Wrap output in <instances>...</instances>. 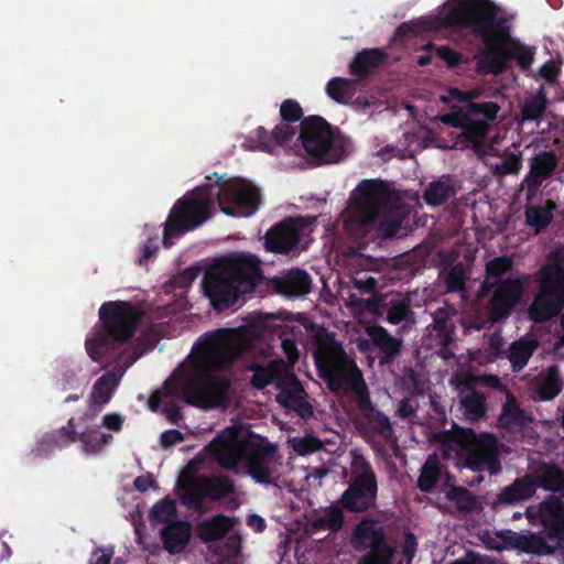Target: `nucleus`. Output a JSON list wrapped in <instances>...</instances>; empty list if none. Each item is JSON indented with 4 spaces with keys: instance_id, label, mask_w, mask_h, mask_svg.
<instances>
[{
    "instance_id": "51",
    "label": "nucleus",
    "mask_w": 564,
    "mask_h": 564,
    "mask_svg": "<svg viewBox=\"0 0 564 564\" xmlns=\"http://www.w3.org/2000/svg\"><path fill=\"white\" fill-rule=\"evenodd\" d=\"M535 51L533 47L525 46L523 44L517 43L514 45V56L513 59L517 61L521 70L530 69L533 59H534Z\"/></svg>"
},
{
    "instance_id": "37",
    "label": "nucleus",
    "mask_w": 564,
    "mask_h": 564,
    "mask_svg": "<svg viewBox=\"0 0 564 564\" xmlns=\"http://www.w3.org/2000/svg\"><path fill=\"white\" fill-rule=\"evenodd\" d=\"M80 441L87 453H98L112 441V435L100 431V426L87 429L83 432Z\"/></svg>"
},
{
    "instance_id": "15",
    "label": "nucleus",
    "mask_w": 564,
    "mask_h": 564,
    "mask_svg": "<svg viewBox=\"0 0 564 564\" xmlns=\"http://www.w3.org/2000/svg\"><path fill=\"white\" fill-rule=\"evenodd\" d=\"M196 464L189 463L178 478L180 496L184 503L194 507L204 498H220L232 490L227 478H200L195 476Z\"/></svg>"
},
{
    "instance_id": "38",
    "label": "nucleus",
    "mask_w": 564,
    "mask_h": 564,
    "mask_svg": "<svg viewBox=\"0 0 564 564\" xmlns=\"http://www.w3.org/2000/svg\"><path fill=\"white\" fill-rule=\"evenodd\" d=\"M561 391V379L557 366L547 368L546 373L539 387V398L549 401L555 398Z\"/></svg>"
},
{
    "instance_id": "12",
    "label": "nucleus",
    "mask_w": 564,
    "mask_h": 564,
    "mask_svg": "<svg viewBox=\"0 0 564 564\" xmlns=\"http://www.w3.org/2000/svg\"><path fill=\"white\" fill-rule=\"evenodd\" d=\"M280 117L282 122L278 123L272 131L260 126L249 134L245 141L246 148L273 154L278 148L288 144L296 133V129L291 123L303 120L301 105L294 99H285L280 107Z\"/></svg>"
},
{
    "instance_id": "29",
    "label": "nucleus",
    "mask_w": 564,
    "mask_h": 564,
    "mask_svg": "<svg viewBox=\"0 0 564 564\" xmlns=\"http://www.w3.org/2000/svg\"><path fill=\"white\" fill-rule=\"evenodd\" d=\"M555 207V203L551 199H547L545 205L528 206L524 212L525 225L533 228L535 234L542 232L553 221Z\"/></svg>"
},
{
    "instance_id": "47",
    "label": "nucleus",
    "mask_w": 564,
    "mask_h": 564,
    "mask_svg": "<svg viewBox=\"0 0 564 564\" xmlns=\"http://www.w3.org/2000/svg\"><path fill=\"white\" fill-rule=\"evenodd\" d=\"M442 494L446 499L452 501L458 509L465 510L469 509L473 506V499L470 495L463 488H457L453 486H445L442 489Z\"/></svg>"
},
{
    "instance_id": "17",
    "label": "nucleus",
    "mask_w": 564,
    "mask_h": 564,
    "mask_svg": "<svg viewBox=\"0 0 564 564\" xmlns=\"http://www.w3.org/2000/svg\"><path fill=\"white\" fill-rule=\"evenodd\" d=\"M525 517L531 525L542 527L556 546L564 544V505L557 497L528 507Z\"/></svg>"
},
{
    "instance_id": "19",
    "label": "nucleus",
    "mask_w": 564,
    "mask_h": 564,
    "mask_svg": "<svg viewBox=\"0 0 564 564\" xmlns=\"http://www.w3.org/2000/svg\"><path fill=\"white\" fill-rule=\"evenodd\" d=\"M558 162V156L552 150L540 151L529 160V172L522 181L528 202L534 199L543 182L553 176Z\"/></svg>"
},
{
    "instance_id": "13",
    "label": "nucleus",
    "mask_w": 564,
    "mask_h": 564,
    "mask_svg": "<svg viewBox=\"0 0 564 564\" xmlns=\"http://www.w3.org/2000/svg\"><path fill=\"white\" fill-rule=\"evenodd\" d=\"M300 139L308 158L315 164L338 160L340 153L334 143L332 126L319 116H308L301 121Z\"/></svg>"
},
{
    "instance_id": "32",
    "label": "nucleus",
    "mask_w": 564,
    "mask_h": 564,
    "mask_svg": "<svg viewBox=\"0 0 564 564\" xmlns=\"http://www.w3.org/2000/svg\"><path fill=\"white\" fill-rule=\"evenodd\" d=\"M538 345L532 338H521L509 347L507 357L513 371H520L525 367Z\"/></svg>"
},
{
    "instance_id": "1",
    "label": "nucleus",
    "mask_w": 564,
    "mask_h": 564,
    "mask_svg": "<svg viewBox=\"0 0 564 564\" xmlns=\"http://www.w3.org/2000/svg\"><path fill=\"white\" fill-rule=\"evenodd\" d=\"M250 345L249 329L217 330L207 334L193 348L188 358L192 370H182L165 381L149 399L152 411L160 406L166 410L167 419L175 423L180 419L174 401L184 395L185 401L203 410L224 406L228 400L229 382L218 375H200L232 362L237 355Z\"/></svg>"
},
{
    "instance_id": "27",
    "label": "nucleus",
    "mask_w": 564,
    "mask_h": 564,
    "mask_svg": "<svg viewBox=\"0 0 564 564\" xmlns=\"http://www.w3.org/2000/svg\"><path fill=\"white\" fill-rule=\"evenodd\" d=\"M351 543L356 549L370 547L371 550L387 545L382 541L381 530L372 520H365L357 525Z\"/></svg>"
},
{
    "instance_id": "24",
    "label": "nucleus",
    "mask_w": 564,
    "mask_h": 564,
    "mask_svg": "<svg viewBox=\"0 0 564 564\" xmlns=\"http://www.w3.org/2000/svg\"><path fill=\"white\" fill-rule=\"evenodd\" d=\"M148 308L145 301H108L100 306L98 317H145Z\"/></svg>"
},
{
    "instance_id": "36",
    "label": "nucleus",
    "mask_w": 564,
    "mask_h": 564,
    "mask_svg": "<svg viewBox=\"0 0 564 564\" xmlns=\"http://www.w3.org/2000/svg\"><path fill=\"white\" fill-rule=\"evenodd\" d=\"M355 91V82L343 77L332 78L326 85L327 95L339 104L350 100Z\"/></svg>"
},
{
    "instance_id": "18",
    "label": "nucleus",
    "mask_w": 564,
    "mask_h": 564,
    "mask_svg": "<svg viewBox=\"0 0 564 564\" xmlns=\"http://www.w3.org/2000/svg\"><path fill=\"white\" fill-rule=\"evenodd\" d=\"M348 334L350 340L356 343L361 351L370 349V341L388 358H394L400 351V340L388 335L383 328L371 326L362 319H359Z\"/></svg>"
},
{
    "instance_id": "30",
    "label": "nucleus",
    "mask_w": 564,
    "mask_h": 564,
    "mask_svg": "<svg viewBox=\"0 0 564 564\" xmlns=\"http://www.w3.org/2000/svg\"><path fill=\"white\" fill-rule=\"evenodd\" d=\"M121 376L122 371L116 370L102 376L96 381L90 393L91 406H101L111 399Z\"/></svg>"
},
{
    "instance_id": "59",
    "label": "nucleus",
    "mask_w": 564,
    "mask_h": 564,
    "mask_svg": "<svg viewBox=\"0 0 564 564\" xmlns=\"http://www.w3.org/2000/svg\"><path fill=\"white\" fill-rule=\"evenodd\" d=\"M183 441V435L176 430H170L161 435V444L163 447H171Z\"/></svg>"
},
{
    "instance_id": "52",
    "label": "nucleus",
    "mask_w": 564,
    "mask_h": 564,
    "mask_svg": "<svg viewBox=\"0 0 564 564\" xmlns=\"http://www.w3.org/2000/svg\"><path fill=\"white\" fill-rule=\"evenodd\" d=\"M392 556V549L389 545H383L379 549L371 550L370 554L366 556L360 564H390Z\"/></svg>"
},
{
    "instance_id": "41",
    "label": "nucleus",
    "mask_w": 564,
    "mask_h": 564,
    "mask_svg": "<svg viewBox=\"0 0 564 564\" xmlns=\"http://www.w3.org/2000/svg\"><path fill=\"white\" fill-rule=\"evenodd\" d=\"M555 549L556 546L547 544L545 539L536 533H527L523 535L521 552L549 555L554 553Z\"/></svg>"
},
{
    "instance_id": "28",
    "label": "nucleus",
    "mask_w": 564,
    "mask_h": 564,
    "mask_svg": "<svg viewBox=\"0 0 564 564\" xmlns=\"http://www.w3.org/2000/svg\"><path fill=\"white\" fill-rule=\"evenodd\" d=\"M452 383L459 388L460 409L464 415L470 421L482 416L486 411L485 397L480 392L465 391L466 383H458L457 379H453Z\"/></svg>"
},
{
    "instance_id": "42",
    "label": "nucleus",
    "mask_w": 564,
    "mask_h": 564,
    "mask_svg": "<svg viewBox=\"0 0 564 564\" xmlns=\"http://www.w3.org/2000/svg\"><path fill=\"white\" fill-rule=\"evenodd\" d=\"M344 521L343 512L338 508H330L323 511L312 521V527L315 530L328 529L338 530Z\"/></svg>"
},
{
    "instance_id": "49",
    "label": "nucleus",
    "mask_w": 564,
    "mask_h": 564,
    "mask_svg": "<svg viewBox=\"0 0 564 564\" xmlns=\"http://www.w3.org/2000/svg\"><path fill=\"white\" fill-rule=\"evenodd\" d=\"M290 446L300 455L313 453L322 447L319 440L312 435L297 436L289 440Z\"/></svg>"
},
{
    "instance_id": "39",
    "label": "nucleus",
    "mask_w": 564,
    "mask_h": 564,
    "mask_svg": "<svg viewBox=\"0 0 564 564\" xmlns=\"http://www.w3.org/2000/svg\"><path fill=\"white\" fill-rule=\"evenodd\" d=\"M540 485L547 490H561L564 487V473L556 466L543 465L539 469Z\"/></svg>"
},
{
    "instance_id": "7",
    "label": "nucleus",
    "mask_w": 564,
    "mask_h": 564,
    "mask_svg": "<svg viewBox=\"0 0 564 564\" xmlns=\"http://www.w3.org/2000/svg\"><path fill=\"white\" fill-rule=\"evenodd\" d=\"M316 344L315 362L334 392L351 389L361 404L369 402L366 383L356 364L347 356L334 335L319 326H311Z\"/></svg>"
},
{
    "instance_id": "3",
    "label": "nucleus",
    "mask_w": 564,
    "mask_h": 564,
    "mask_svg": "<svg viewBox=\"0 0 564 564\" xmlns=\"http://www.w3.org/2000/svg\"><path fill=\"white\" fill-rule=\"evenodd\" d=\"M226 215L249 217L259 209L261 193L252 184L238 178L224 180L195 187L178 198L170 210L163 229V245L171 247L173 238L195 230L212 217L215 203Z\"/></svg>"
},
{
    "instance_id": "10",
    "label": "nucleus",
    "mask_w": 564,
    "mask_h": 564,
    "mask_svg": "<svg viewBox=\"0 0 564 564\" xmlns=\"http://www.w3.org/2000/svg\"><path fill=\"white\" fill-rule=\"evenodd\" d=\"M539 293L529 307L527 317H564V259L552 252L550 262L540 270Z\"/></svg>"
},
{
    "instance_id": "54",
    "label": "nucleus",
    "mask_w": 564,
    "mask_h": 564,
    "mask_svg": "<svg viewBox=\"0 0 564 564\" xmlns=\"http://www.w3.org/2000/svg\"><path fill=\"white\" fill-rule=\"evenodd\" d=\"M476 384H484L494 389L502 390L506 392V389L503 384L501 383L500 379L497 376L494 375H485V376H478V377H469L466 380L467 387H474Z\"/></svg>"
},
{
    "instance_id": "64",
    "label": "nucleus",
    "mask_w": 564,
    "mask_h": 564,
    "mask_svg": "<svg viewBox=\"0 0 564 564\" xmlns=\"http://www.w3.org/2000/svg\"><path fill=\"white\" fill-rule=\"evenodd\" d=\"M497 284H498V280H494L486 274L485 280L480 284L479 295L486 296L491 291L494 292L497 288Z\"/></svg>"
},
{
    "instance_id": "20",
    "label": "nucleus",
    "mask_w": 564,
    "mask_h": 564,
    "mask_svg": "<svg viewBox=\"0 0 564 564\" xmlns=\"http://www.w3.org/2000/svg\"><path fill=\"white\" fill-rule=\"evenodd\" d=\"M523 292L524 286L520 279L498 280L497 288L489 300L488 317H509L512 308L521 303Z\"/></svg>"
},
{
    "instance_id": "4",
    "label": "nucleus",
    "mask_w": 564,
    "mask_h": 564,
    "mask_svg": "<svg viewBox=\"0 0 564 564\" xmlns=\"http://www.w3.org/2000/svg\"><path fill=\"white\" fill-rule=\"evenodd\" d=\"M443 23L447 28L465 29L481 40L488 74H502L507 63L513 59L514 46L510 50L503 46L511 36L509 20L500 13L499 7L492 1L458 0L448 8Z\"/></svg>"
},
{
    "instance_id": "48",
    "label": "nucleus",
    "mask_w": 564,
    "mask_h": 564,
    "mask_svg": "<svg viewBox=\"0 0 564 564\" xmlns=\"http://www.w3.org/2000/svg\"><path fill=\"white\" fill-rule=\"evenodd\" d=\"M522 167L521 153H510L495 165V172L499 175L517 174Z\"/></svg>"
},
{
    "instance_id": "55",
    "label": "nucleus",
    "mask_w": 564,
    "mask_h": 564,
    "mask_svg": "<svg viewBox=\"0 0 564 564\" xmlns=\"http://www.w3.org/2000/svg\"><path fill=\"white\" fill-rule=\"evenodd\" d=\"M436 55L446 63L449 67L458 66L462 61L463 56L460 53L456 52L455 50L451 48L447 45H441L436 48Z\"/></svg>"
},
{
    "instance_id": "62",
    "label": "nucleus",
    "mask_w": 564,
    "mask_h": 564,
    "mask_svg": "<svg viewBox=\"0 0 564 564\" xmlns=\"http://www.w3.org/2000/svg\"><path fill=\"white\" fill-rule=\"evenodd\" d=\"M106 345L101 341V339H89L87 341V350L90 357L94 360H98L100 352L99 350H104Z\"/></svg>"
},
{
    "instance_id": "8",
    "label": "nucleus",
    "mask_w": 564,
    "mask_h": 564,
    "mask_svg": "<svg viewBox=\"0 0 564 564\" xmlns=\"http://www.w3.org/2000/svg\"><path fill=\"white\" fill-rule=\"evenodd\" d=\"M440 451L446 459H452L456 466H467L475 470H489L497 474L500 470L497 459V443L489 434L476 435L470 430L455 429L436 437Z\"/></svg>"
},
{
    "instance_id": "45",
    "label": "nucleus",
    "mask_w": 564,
    "mask_h": 564,
    "mask_svg": "<svg viewBox=\"0 0 564 564\" xmlns=\"http://www.w3.org/2000/svg\"><path fill=\"white\" fill-rule=\"evenodd\" d=\"M440 475L438 462L436 457H430L421 471L419 477V487L423 491L432 489Z\"/></svg>"
},
{
    "instance_id": "26",
    "label": "nucleus",
    "mask_w": 564,
    "mask_h": 564,
    "mask_svg": "<svg viewBox=\"0 0 564 564\" xmlns=\"http://www.w3.org/2000/svg\"><path fill=\"white\" fill-rule=\"evenodd\" d=\"M456 195V188L449 175H442L438 180L431 182L423 193V199L430 206L446 204Z\"/></svg>"
},
{
    "instance_id": "57",
    "label": "nucleus",
    "mask_w": 564,
    "mask_h": 564,
    "mask_svg": "<svg viewBox=\"0 0 564 564\" xmlns=\"http://www.w3.org/2000/svg\"><path fill=\"white\" fill-rule=\"evenodd\" d=\"M101 424L110 431L118 432L122 427L123 417L120 414L109 413L104 415Z\"/></svg>"
},
{
    "instance_id": "40",
    "label": "nucleus",
    "mask_w": 564,
    "mask_h": 564,
    "mask_svg": "<svg viewBox=\"0 0 564 564\" xmlns=\"http://www.w3.org/2000/svg\"><path fill=\"white\" fill-rule=\"evenodd\" d=\"M176 506L171 500H163L153 506L150 514L151 522L155 525L165 524L166 527L175 523Z\"/></svg>"
},
{
    "instance_id": "6",
    "label": "nucleus",
    "mask_w": 564,
    "mask_h": 564,
    "mask_svg": "<svg viewBox=\"0 0 564 564\" xmlns=\"http://www.w3.org/2000/svg\"><path fill=\"white\" fill-rule=\"evenodd\" d=\"M352 215L347 227L366 235L376 230L377 236L387 239L400 229L403 215L400 208L389 205L384 183L381 180H364L350 195Z\"/></svg>"
},
{
    "instance_id": "44",
    "label": "nucleus",
    "mask_w": 564,
    "mask_h": 564,
    "mask_svg": "<svg viewBox=\"0 0 564 564\" xmlns=\"http://www.w3.org/2000/svg\"><path fill=\"white\" fill-rule=\"evenodd\" d=\"M513 268V260L508 256H499L489 260L485 267V273L494 280H505L502 276Z\"/></svg>"
},
{
    "instance_id": "21",
    "label": "nucleus",
    "mask_w": 564,
    "mask_h": 564,
    "mask_svg": "<svg viewBox=\"0 0 564 564\" xmlns=\"http://www.w3.org/2000/svg\"><path fill=\"white\" fill-rule=\"evenodd\" d=\"M452 124L462 130L460 138L466 145L479 150L485 145L486 135L489 132V123L485 120L473 119L467 115L455 113Z\"/></svg>"
},
{
    "instance_id": "11",
    "label": "nucleus",
    "mask_w": 564,
    "mask_h": 564,
    "mask_svg": "<svg viewBox=\"0 0 564 564\" xmlns=\"http://www.w3.org/2000/svg\"><path fill=\"white\" fill-rule=\"evenodd\" d=\"M275 381L280 393L276 401L284 408L294 410L302 417H308L313 414L312 406L306 401V394L292 372H289L284 361H272L267 368H256L252 383L262 388L268 383Z\"/></svg>"
},
{
    "instance_id": "23",
    "label": "nucleus",
    "mask_w": 564,
    "mask_h": 564,
    "mask_svg": "<svg viewBox=\"0 0 564 564\" xmlns=\"http://www.w3.org/2000/svg\"><path fill=\"white\" fill-rule=\"evenodd\" d=\"M388 59V54L379 47L364 48L349 63V73L359 78H366L376 72Z\"/></svg>"
},
{
    "instance_id": "34",
    "label": "nucleus",
    "mask_w": 564,
    "mask_h": 564,
    "mask_svg": "<svg viewBox=\"0 0 564 564\" xmlns=\"http://www.w3.org/2000/svg\"><path fill=\"white\" fill-rule=\"evenodd\" d=\"M189 536L191 527L186 522H175L162 530L165 546L171 553H177L183 550Z\"/></svg>"
},
{
    "instance_id": "56",
    "label": "nucleus",
    "mask_w": 564,
    "mask_h": 564,
    "mask_svg": "<svg viewBox=\"0 0 564 564\" xmlns=\"http://www.w3.org/2000/svg\"><path fill=\"white\" fill-rule=\"evenodd\" d=\"M538 74L541 78L545 79L547 84L553 85L556 82L558 68L553 61H549L540 67Z\"/></svg>"
},
{
    "instance_id": "16",
    "label": "nucleus",
    "mask_w": 564,
    "mask_h": 564,
    "mask_svg": "<svg viewBox=\"0 0 564 564\" xmlns=\"http://www.w3.org/2000/svg\"><path fill=\"white\" fill-rule=\"evenodd\" d=\"M352 484L341 497L343 505L354 512L370 508L376 500L377 482L367 462L356 456L352 460Z\"/></svg>"
},
{
    "instance_id": "58",
    "label": "nucleus",
    "mask_w": 564,
    "mask_h": 564,
    "mask_svg": "<svg viewBox=\"0 0 564 564\" xmlns=\"http://www.w3.org/2000/svg\"><path fill=\"white\" fill-rule=\"evenodd\" d=\"M282 348H283L284 354L286 355V358H288V365L285 364V367H288L289 372H292L291 368L295 364V361L297 360L296 347H295V345H294V343L292 340L284 339L282 341Z\"/></svg>"
},
{
    "instance_id": "53",
    "label": "nucleus",
    "mask_w": 564,
    "mask_h": 564,
    "mask_svg": "<svg viewBox=\"0 0 564 564\" xmlns=\"http://www.w3.org/2000/svg\"><path fill=\"white\" fill-rule=\"evenodd\" d=\"M523 535L521 533L507 531L499 535L501 543L496 545V549H517L521 551Z\"/></svg>"
},
{
    "instance_id": "22",
    "label": "nucleus",
    "mask_w": 564,
    "mask_h": 564,
    "mask_svg": "<svg viewBox=\"0 0 564 564\" xmlns=\"http://www.w3.org/2000/svg\"><path fill=\"white\" fill-rule=\"evenodd\" d=\"M452 96L455 97L459 102L465 104L464 111H459L460 115H467L469 118L476 119L482 117L485 121H494L500 110V106L494 101H480L477 102L475 99L478 94L474 90L462 91L457 88L452 89Z\"/></svg>"
},
{
    "instance_id": "31",
    "label": "nucleus",
    "mask_w": 564,
    "mask_h": 564,
    "mask_svg": "<svg viewBox=\"0 0 564 564\" xmlns=\"http://www.w3.org/2000/svg\"><path fill=\"white\" fill-rule=\"evenodd\" d=\"M536 487L535 479L532 476H525L506 487L499 495V500L506 503H516L529 499L534 495Z\"/></svg>"
},
{
    "instance_id": "2",
    "label": "nucleus",
    "mask_w": 564,
    "mask_h": 564,
    "mask_svg": "<svg viewBox=\"0 0 564 564\" xmlns=\"http://www.w3.org/2000/svg\"><path fill=\"white\" fill-rule=\"evenodd\" d=\"M262 261L256 254L235 251L215 260L203 280V288L210 305L218 313L245 302V296L262 285L284 297H301L311 292L312 278L303 269L294 268L265 279Z\"/></svg>"
},
{
    "instance_id": "46",
    "label": "nucleus",
    "mask_w": 564,
    "mask_h": 564,
    "mask_svg": "<svg viewBox=\"0 0 564 564\" xmlns=\"http://www.w3.org/2000/svg\"><path fill=\"white\" fill-rule=\"evenodd\" d=\"M199 273V270L195 267L187 268L180 272L178 274L174 275L170 283L165 285L166 292L170 291H176V290H186L192 285V283L195 281Z\"/></svg>"
},
{
    "instance_id": "14",
    "label": "nucleus",
    "mask_w": 564,
    "mask_h": 564,
    "mask_svg": "<svg viewBox=\"0 0 564 564\" xmlns=\"http://www.w3.org/2000/svg\"><path fill=\"white\" fill-rule=\"evenodd\" d=\"M311 223L302 216L288 217L273 225L264 235V248L276 254H297L303 250L302 240Z\"/></svg>"
},
{
    "instance_id": "43",
    "label": "nucleus",
    "mask_w": 564,
    "mask_h": 564,
    "mask_svg": "<svg viewBox=\"0 0 564 564\" xmlns=\"http://www.w3.org/2000/svg\"><path fill=\"white\" fill-rule=\"evenodd\" d=\"M135 319H108L106 325L108 334L118 341H124L132 336L135 329Z\"/></svg>"
},
{
    "instance_id": "9",
    "label": "nucleus",
    "mask_w": 564,
    "mask_h": 564,
    "mask_svg": "<svg viewBox=\"0 0 564 564\" xmlns=\"http://www.w3.org/2000/svg\"><path fill=\"white\" fill-rule=\"evenodd\" d=\"M351 281L354 288L361 294H371L372 296L367 300H352L355 308L360 312H368L375 317H382L383 311L387 308V316L389 318L412 317L410 310V299L400 295H383L376 296V292L382 285V274L378 270L370 267L357 270Z\"/></svg>"
},
{
    "instance_id": "60",
    "label": "nucleus",
    "mask_w": 564,
    "mask_h": 564,
    "mask_svg": "<svg viewBox=\"0 0 564 564\" xmlns=\"http://www.w3.org/2000/svg\"><path fill=\"white\" fill-rule=\"evenodd\" d=\"M158 249V245L152 239H149L142 247V254L139 258V264H147L149 259L156 253Z\"/></svg>"
},
{
    "instance_id": "33",
    "label": "nucleus",
    "mask_w": 564,
    "mask_h": 564,
    "mask_svg": "<svg viewBox=\"0 0 564 564\" xmlns=\"http://www.w3.org/2000/svg\"><path fill=\"white\" fill-rule=\"evenodd\" d=\"M547 104L545 88L541 86L534 95L527 97L522 102L520 110L522 121H540L546 111Z\"/></svg>"
},
{
    "instance_id": "50",
    "label": "nucleus",
    "mask_w": 564,
    "mask_h": 564,
    "mask_svg": "<svg viewBox=\"0 0 564 564\" xmlns=\"http://www.w3.org/2000/svg\"><path fill=\"white\" fill-rule=\"evenodd\" d=\"M467 275L462 263L455 264L445 278V284L448 292L462 291L465 288Z\"/></svg>"
},
{
    "instance_id": "61",
    "label": "nucleus",
    "mask_w": 564,
    "mask_h": 564,
    "mask_svg": "<svg viewBox=\"0 0 564 564\" xmlns=\"http://www.w3.org/2000/svg\"><path fill=\"white\" fill-rule=\"evenodd\" d=\"M247 317H260V318H273V317H307L305 313H261V312H252L249 313Z\"/></svg>"
},
{
    "instance_id": "5",
    "label": "nucleus",
    "mask_w": 564,
    "mask_h": 564,
    "mask_svg": "<svg viewBox=\"0 0 564 564\" xmlns=\"http://www.w3.org/2000/svg\"><path fill=\"white\" fill-rule=\"evenodd\" d=\"M207 451L223 467L248 475L259 484H273L281 475L282 460L276 447L242 427L226 429Z\"/></svg>"
},
{
    "instance_id": "63",
    "label": "nucleus",
    "mask_w": 564,
    "mask_h": 564,
    "mask_svg": "<svg viewBox=\"0 0 564 564\" xmlns=\"http://www.w3.org/2000/svg\"><path fill=\"white\" fill-rule=\"evenodd\" d=\"M112 553L106 550H98L93 553L89 564H109Z\"/></svg>"
},
{
    "instance_id": "35",
    "label": "nucleus",
    "mask_w": 564,
    "mask_h": 564,
    "mask_svg": "<svg viewBox=\"0 0 564 564\" xmlns=\"http://www.w3.org/2000/svg\"><path fill=\"white\" fill-rule=\"evenodd\" d=\"M231 525L230 519L217 516L202 522L197 528V532L198 535L206 541L216 540L224 536L230 530Z\"/></svg>"
},
{
    "instance_id": "25",
    "label": "nucleus",
    "mask_w": 564,
    "mask_h": 564,
    "mask_svg": "<svg viewBox=\"0 0 564 564\" xmlns=\"http://www.w3.org/2000/svg\"><path fill=\"white\" fill-rule=\"evenodd\" d=\"M531 421L530 416L520 409L514 395L506 390V401L499 415L500 426L509 431H519Z\"/></svg>"
}]
</instances>
